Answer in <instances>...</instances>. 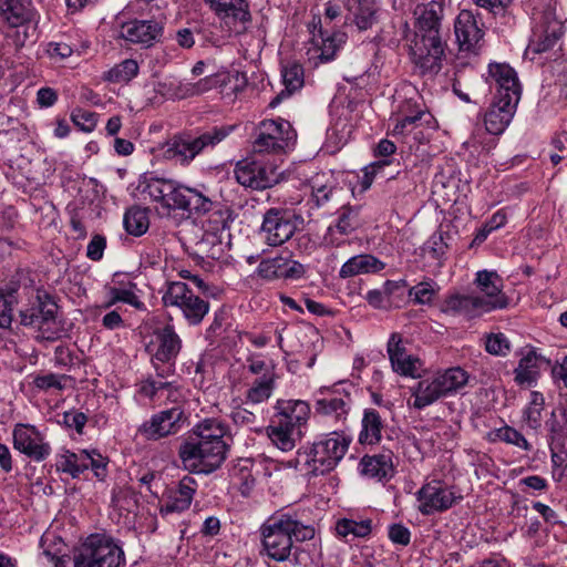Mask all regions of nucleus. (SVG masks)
Masks as SVG:
<instances>
[{
	"label": "nucleus",
	"instance_id": "1",
	"mask_svg": "<svg viewBox=\"0 0 567 567\" xmlns=\"http://www.w3.org/2000/svg\"><path fill=\"white\" fill-rule=\"evenodd\" d=\"M444 0L419 3L413 9V38L410 55L422 75L437 74L443 64L446 42L443 38Z\"/></svg>",
	"mask_w": 567,
	"mask_h": 567
},
{
	"label": "nucleus",
	"instance_id": "2",
	"mask_svg": "<svg viewBox=\"0 0 567 567\" xmlns=\"http://www.w3.org/2000/svg\"><path fill=\"white\" fill-rule=\"evenodd\" d=\"M262 546L269 558L285 561L289 558L293 539H312L315 528L298 520L289 513H276L260 528Z\"/></svg>",
	"mask_w": 567,
	"mask_h": 567
},
{
	"label": "nucleus",
	"instance_id": "3",
	"mask_svg": "<svg viewBox=\"0 0 567 567\" xmlns=\"http://www.w3.org/2000/svg\"><path fill=\"white\" fill-rule=\"evenodd\" d=\"M227 426L217 419H205L196 425L193 433L179 445L182 461L192 458L214 457L218 461L226 458L229 449Z\"/></svg>",
	"mask_w": 567,
	"mask_h": 567
},
{
	"label": "nucleus",
	"instance_id": "4",
	"mask_svg": "<svg viewBox=\"0 0 567 567\" xmlns=\"http://www.w3.org/2000/svg\"><path fill=\"white\" fill-rule=\"evenodd\" d=\"M59 306L44 290H37L20 310V323L38 332V338L47 341L60 339L64 329L58 317Z\"/></svg>",
	"mask_w": 567,
	"mask_h": 567
},
{
	"label": "nucleus",
	"instance_id": "5",
	"mask_svg": "<svg viewBox=\"0 0 567 567\" xmlns=\"http://www.w3.org/2000/svg\"><path fill=\"white\" fill-rule=\"evenodd\" d=\"M181 350L182 339L173 323L167 322L153 330L146 351L151 355L152 367L158 378H168L174 374Z\"/></svg>",
	"mask_w": 567,
	"mask_h": 567
},
{
	"label": "nucleus",
	"instance_id": "6",
	"mask_svg": "<svg viewBox=\"0 0 567 567\" xmlns=\"http://www.w3.org/2000/svg\"><path fill=\"white\" fill-rule=\"evenodd\" d=\"M231 131L233 126H215L199 135H175L166 143L165 156L181 165H188L206 147L220 143Z\"/></svg>",
	"mask_w": 567,
	"mask_h": 567
},
{
	"label": "nucleus",
	"instance_id": "7",
	"mask_svg": "<svg viewBox=\"0 0 567 567\" xmlns=\"http://www.w3.org/2000/svg\"><path fill=\"white\" fill-rule=\"evenodd\" d=\"M74 567H125L124 551L112 536L92 534L74 556Z\"/></svg>",
	"mask_w": 567,
	"mask_h": 567
},
{
	"label": "nucleus",
	"instance_id": "8",
	"mask_svg": "<svg viewBox=\"0 0 567 567\" xmlns=\"http://www.w3.org/2000/svg\"><path fill=\"white\" fill-rule=\"evenodd\" d=\"M165 307L181 309L186 321L192 326L199 324L209 311V302L194 293V291L181 281L167 284L162 297Z\"/></svg>",
	"mask_w": 567,
	"mask_h": 567
},
{
	"label": "nucleus",
	"instance_id": "9",
	"mask_svg": "<svg viewBox=\"0 0 567 567\" xmlns=\"http://www.w3.org/2000/svg\"><path fill=\"white\" fill-rule=\"evenodd\" d=\"M236 181L246 188L264 190L278 184L282 178V172L272 163L243 159L234 169Z\"/></svg>",
	"mask_w": 567,
	"mask_h": 567
},
{
	"label": "nucleus",
	"instance_id": "10",
	"mask_svg": "<svg viewBox=\"0 0 567 567\" xmlns=\"http://www.w3.org/2000/svg\"><path fill=\"white\" fill-rule=\"evenodd\" d=\"M290 124L284 120L262 121L252 144L256 154H278L285 151L292 140Z\"/></svg>",
	"mask_w": 567,
	"mask_h": 567
},
{
	"label": "nucleus",
	"instance_id": "11",
	"mask_svg": "<svg viewBox=\"0 0 567 567\" xmlns=\"http://www.w3.org/2000/svg\"><path fill=\"white\" fill-rule=\"evenodd\" d=\"M564 34V24L551 9L544 10L535 27L526 53L540 54L549 51Z\"/></svg>",
	"mask_w": 567,
	"mask_h": 567
},
{
	"label": "nucleus",
	"instance_id": "12",
	"mask_svg": "<svg viewBox=\"0 0 567 567\" xmlns=\"http://www.w3.org/2000/svg\"><path fill=\"white\" fill-rule=\"evenodd\" d=\"M313 50L321 62H330L347 41V33L333 28L323 27L320 16H313L308 24Z\"/></svg>",
	"mask_w": 567,
	"mask_h": 567
},
{
	"label": "nucleus",
	"instance_id": "13",
	"mask_svg": "<svg viewBox=\"0 0 567 567\" xmlns=\"http://www.w3.org/2000/svg\"><path fill=\"white\" fill-rule=\"evenodd\" d=\"M386 352L393 372L404 378H422L425 371L424 364L419 357L408 352L400 333L390 336Z\"/></svg>",
	"mask_w": 567,
	"mask_h": 567
},
{
	"label": "nucleus",
	"instance_id": "14",
	"mask_svg": "<svg viewBox=\"0 0 567 567\" xmlns=\"http://www.w3.org/2000/svg\"><path fill=\"white\" fill-rule=\"evenodd\" d=\"M485 82L494 92V99L519 102L520 84L516 71L506 63H491Z\"/></svg>",
	"mask_w": 567,
	"mask_h": 567
},
{
	"label": "nucleus",
	"instance_id": "15",
	"mask_svg": "<svg viewBox=\"0 0 567 567\" xmlns=\"http://www.w3.org/2000/svg\"><path fill=\"white\" fill-rule=\"evenodd\" d=\"M352 400L349 393L338 389L321 388L315 401V413L333 422L343 424L351 410Z\"/></svg>",
	"mask_w": 567,
	"mask_h": 567
},
{
	"label": "nucleus",
	"instance_id": "16",
	"mask_svg": "<svg viewBox=\"0 0 567 567\" xmlns=\"http://www.w3.org/2000/svg\"><path fill=\"white\" fill-rule=\"evenodd\" d=\"M454 33L460 51L477 54L483 45L484 29L471 10H461L454 21Z\"/></svg>",
	"mask_w": 567,
	"mask_h": 567
},
{
	"label": "nucleus",
	"instance_id": "17",
	"mask_svg": "<svg viewBox=\"0 0 567 567\" xmlns=\"http://www.w3.org/2000/svg\"><path fill=\"white\" fill-rule=\"evenodd\" d=\"M478 299L486 312L507 308L509 300L503 292V280L496 271L480 270L474 280Z\"/></svg>",
	"mask_w": 567,
	"mask_h": 567
},
{
	"label": "nucleus",
	"instance_id": "18",
	"mask_svg": "<svg viewBox=\"0 0 567 567\" xmlns=\"http://www.w3.org/2000/svg\"><path fill=\"white\" fill-rule=\"evenodd\" d=\"M296 231V224L287 210L270 208L264 215L261 234L269 246H280Z\"/></svg>",
	"mask_w": 567,
	"mask_h": 567
},
{
	"label": "nucleus",
	"instance_id": "19",
	"mask_svg": "<svg viewBox=\"0 0 567 567\" xmlns=\"http://www.w3.org/2000/svg\"><path fill=\"white\" fill-rule=\"evenodd\" d=\"M419 511L431 515L452 507L455 502L454 493L441 480H432L417 492Z\"/></svg>",
	"mask_w": 567,
	"mask_h": 567
},
{
	"label": "nucleus",
	"instance_id": "20",
	"mask_svg": "<svg viewBox=\"0 0 567 567\" xmlns=\"http://www.w3.org/2000/svg\"><path fill=\"white\" fill-rule=\"evenodd\" d=\"M14 447L24 455L35 460L47 458L51 446L35 426L17 424L13 430Z\"/></svg>",
	"mask_w": 567,
	"mask_h": 567
},
{
	"label": "nucleus",
	"instance_id": "21",
	"mask_svg": "<svg viewBox=\"0 0 567 567\" xmlns=\"http://www.w3.org/2000/svg\"><path fill=\"white\" fill-rule=\"evenodd\" d=\"M184 420V410L174 406L154 414L148 422L140 427V432L148 440H158L175 434L181 430Z\"/></svg>",
	"mask_w": 567,
	"mask_h": 567
},
{
	"label": "nucleus",
	"instance_id": "22",
	"mask_svg": "<svg viewBox=\"0 0 567 567\" xmlns=\"http://www.w3.org/2000/svg\"><path fill=\"white\" fill-rule=\"evenodd\" d=\"M163 24L156 20H132L121 27V37L144 48H150L158 42L163 35Z\"/></svg>",
	"mask_w": 567,
	"mask_h": 567
},
{
	"label": "nucleus",
	"instance_id": "23",
	"mask_svg": "<svg viewBox=\"0 0 567 567\" xmlns=\"http://www.w3.org/2000/svg\"><path fill=\"white\" fill-rule=\"evenodd\" d=\"M276 410L272 423L295 431H301L310 416V406L302 400H278Z\"/></svg>",
	"mask_w": 567,
	"mask_h": 567
},
{
	"label": "nucleus",
	"instance_id": "24",
	"mask_svg": "<svg viewBox=\"0 0 567 567\" xmlns=\"http://www.w3.org/2000/svg\"><path fill=\"white\" fill-rule=\"evenodd\" d=\"M518 102L493 99L484 116L486 131L493 135L502 134L512 122Z\"/></svg>",
	"mask_w": 567,
	"mask_h": 567
},
{
	"label": "nucleus",
	"instance_id": "25",
	"mask_svg": "<svg viewBox=\"0 0 567 567\" xmlns=\"http://www.w3.org/2000/svg\"><path fill=\"white\" fill-rule=\"evenodd\" d=\"M258 275L267 280L279 278H299L303 274L302 265L287 257L277 256L264 259L257 268Z\"/></svg>",
	"mask_w": 567,
	"mask_h": 567
},
{
	"label": "nucleus",
	"instance_id": "26",
	"mask_svg": "<svg viewBox=\"0 0 567 567\" xmlns=\"http://www.w3.org/2000/svg\"><path fill=\"white\" fill-rule=\"evenodd\" d=\"M310 200L317 208L327 207L330 203L338 204L344 190L326 174H317L309 181Z\"/></svg>",
	"mask_w": 567,
	"mask_h": 567
},
{
	"label": "nucleus",
	"instance_id": "27",
	"mask_svg": "<svg viewBox=\"0 0 567 567\" xmlns=\"http://www.w3.org/2000/svg\"><path fill=\"white\" fill-rule=\"evenodd\" d=\"M442 311L453 316H464L473 319L487 313L482 306V300L478 295L470 293H452L447 296L442 305Z\"/></svg>",
	"mask_w": 567,
	"mask_h": 567
},
{
	"label": "nucleus",
	"instance_id": "28",
	"mask_svg": "<svg viewBox=\"0 0 567 567\" xmlns=\"http://www.w3.org/2000/svg\"><path fill=\"white\" fill-rule=\"evenodd\" d=\"M351 443V440L338 432H332L312 445V461H341Z\"/></svg>",
	"mask_w": 567,
	"mask_h": 567
},
{
	"label": "nucleus",
	"instance_id": "29",
	"mask_svg": "<svg viewBox=\"0 0 567 567\" xmlns=\"http://www.w3.org/2000/svg\"><path fill=\"white\" fill-rule=\"evenodd\" d=\"M359 210V207L342 206L336 223L328 227L324 241L331 246H339L341 241L336 237V233L347 236L358 229L361 225Z\"/></svg>",
	"mask_w": 567,
	"mask_h": 567
},
{
	"label": "nucleus",
	"instance_id": "30",
	"mask_svg": "<svg viewBox=\"0 0 567 567\" xmlns=\"http://www.w3.org/2000/svg\"><path fill=\"white\" fill-rule=\"evenodd\" d=\"M215 12L225 20L226 24H231L230 28L236 33L245 31L246 24L250 20L248 4L245 0H221Z\"/></svg>",
	"mask_w": 567,
	"mask_h": 567
},
{
	"label": "nucleus",
	"instance_id": "31",
	"mask_svg": "<svg viewBox=\"0 0 567 567\" xmlns=\"http://www.w3.org/2000/svg\"><path fill=\"white\" fill-rule=\"evenodd\" d=\"M385 264L370 254H360L349 258L340 268L339 277L351 278L364 274H375L383 270Z\"/></svg>",
	"mask_w": 567,
	"mask_h": 567
},
{
	"label": "nucleus",
	"instance_id": "32",
	"mask_svg": "<svg viewBox=\"0 0 567 567\" xmlns=\"http://www.w3.org/2000/svg\"><path fill=\"white\" fill-rule=\"evenodd\" d=\"M205 216L206 218L203 220V227L206 235L213 237V244L219 241L217 235L228 229L234 219L231 208L220 202H216Z\"/></svg>",
	"mask_w": 567,
	"mask_h": 567
},
{
	"label": "nucleus",
	"instance_id": "33",
	"mask_svg": "<svg viewBox=\"0 0 567 567\" xmlns=\"http://www.w3.org/2000/svg\"><path fill=\"white\" fill-rule=\"evenodd\" d=\"M412 395L414 398L413 406L419 410H422L437 401L440 398L445 396L436 375L433 379L419 381L416 385L412 388Z\"/></svg>",
	"mask_w": 567,
	"mask_h": 567
},
{
	"label": "nucleus",
	"instance_id": "34",
	"mask_svg": "<svg viewBox=\"0 0 567 567\" xmlns=\"http://www.w3.org/2000/svg\"><path fill=\"white\" fill-rule=\"evenodd\" d=\"M349 11L353 16V23L360 31L371 29L378 22L379 7L375 0H353L349 6Z\"/></svg>",
	"mask_w": 567,
	"mask_h": 567
},
{
	"label": "nucleus",
	"instance_id": "35",
	"mask_svg": "<svg viewBox=\"0 0 567 567\" xmlns=\"http://www.w3.org/2000/svg\"><path fill=\"white\" fill-rule=\"evenodd\" d=\"M281 74L285 90L271 100L269 103L270 107H276L285 97L291 95L303 85V69L300 64L291 63L284 66Z\"/></svg>",
	"mask_w": 567,
	"mask_h": 567
},
{
	"label": "nucleus",
	"instance_id": "36",
	"mask_svg": "<svg viewBox=\"0 0 567 567\" xmlns=\"http://www.w3.org/2000/svg\"><path fill=\"white\" fill-rule=\"evenodd\" d=\"M29 0H0V18L10 28L22 25L29 20Z\"/></svg>",
	"mask_w": 567,
	"mask_h": 567
},
{
	"label": "nucleus",
	"instance_id": "37",
	"mask_svg": "<svg viewBox=\"0 0 567 567\" xmlns=\"http://www.w3.org/2000/svg\"><path fill=\"white\" fill-rule=\"evenodd\" d=\"M383 423L378 411L365 410L362 419V430L359 442L362 445H373L380 442Z\"/></svg>",
	"mask_w": 567,
	"mask_h": 567
},
{
	"label": "nucleus",
	"instance_id": "38",
	"mask_svg": "<svg viewBox=\"0 0 567 567\" xmlns=\"http://www.w3.org/2000/svg\"><path fill=\"white\" fill-rule=\"evenodd\" d=\"M275 372H266L262 377L256 379L246 393V401L252 404H259L267 401L275 389Z\"/></svg>",
	"mask_w": 567,
	"mask_h": 567
},
{
	"label": "nucleus",
	"instance_id": "39",
	"mask_svg": "<svg viewBox=\"0 0 567 567\" xmlns=\"http://www.w3.org/2000/svg\"><path fill=\"white\" fill-rule=\"evenodd\" d=\"M138 63L134 59H125L103 74V80L110 83H128L138 74Z\"/></svg>",
	"mask_w": 567,
	"mask_h": 567
},
{
	"label": "nucleus",
	"instance_id": "40",
	"mask_svg": "<svg viewBox=\"0 0 567 567\" xmlns=\"http://www.w3.org/2000/svg\"><path fill=\"white\" fill-rule=\"evenodd\" d=\"M545 406V398L540 392L533 391L528 405L523 411V422L526 426L534 431L542 427V412Z\"/></svg>",
	"mask_w": 567,
	"mask_h": 567
},
{
	"label": "nucleus",
	"instance_id": "41",
	"mask_svg": "<svg viewBox=\"0 0 567 567\" xmlns=\"http://www.w3.org/2000/svg\"><path fill=\"white\" fill-rule=\"evenodd\" d=\"M514 373L515 381L518 384H533L536 381L539 373L536 353L529 351L526 355H524L519 360L517 368L514 370Z\"/></svg>",
	"mask_w": 567,
	"mask_h": 567
},
{
	"label": "nucleus",
	"instance_id": "42",
	"mask_svg": "<svg viewBox=\"0 0 567 567\" xmlns=\"http://www.w3.org/2000/svg\"><path fill=\"white\" fill-rule=\"evenodd\" d=\"M444 395L456 392L468 381V374L460 367L450 368L442 373L436 374Z\"/></svg>",
	"mask_w": 567,
	"mask_h": 567
},
{
	"label": "nucleus",
	"instance_id": "43",
	"mask_svg": "<svg viewBox=\"0 0 567 567\" xmlns=\"http://www.w3.org/2000/svg\"><path fill=\"white\" fill-rule=\"evenodd\" d=\"M125 230L133 236H142L148 229V217L145 209L132 207L126 210L123 218Z\"/></svg>",
	"mask_w": 567,
	"mask_h": 567
},
{
	"label": "nucleus",
	"instance_id": "44",
	"mask_svg": "<svg viewBox=\"0 0 567 567\" xmlns=\"http://www.w3.org/2000/svg\"><path fill=\"white\" fill-rule=\"evenodd\" d=\"M195 492V487H178L176 494L159 508V513L162 516L172 514V513H182L186 511L192 503L193 495Z\"/></svg>",
	"mask_w": 567,
	"mask_h": 567
},
{
	"label": "nucleus",
	"instance_id": "45",
	"mask_svg": "<svg viewBox=\"0 0 567 567\" xmlns=\"http://www.w3.org/2000/svg\"><path fill=\"white\" fill-rule=\"evenodd\" d=\"M359 473L377 482H386L394 476L395 467L393 463H360Z\"/></svg>",
	"mask_w": 567,
	"mask_h": 567
},
{
	"label": "nucleus",
	"instance_id": "46",
	"mask_svg": "<svg viewBox=\"0 0 567 567\" xmlns=\"http://www.w3.org/2000/svg\"><path fill=\"white\" fill-rule=\"evenodd\" d=\"M272 443L281 451H290L295 447V436H300L301 431H295L272 423L268 433Z\"/></svg>",
	"mask_w": 567,
	"mask_h": 567
},
{
	"label": "nucleus",
	"instance_id": "47",
	"mask_svg": "<svg viewBox=\"0 0 567 567\" xmlns=\"http://www.w3.org/2000/svg\"><path fill=\"white\" fill-rule=\"evenodd\" d=\"M336 532L341 537H365L371 533V520H353L348 518H342L337 522Z\"/></svg>",
	"mask_w": 567,
	"mask_h": 567
},
{
	"label": "nucleus",
	"instance_id": "48",
	"mask_svg": "<svg viewBox=\"0 0 567 567\" xmlns=\"http://www.w3.org/2000/svg\"><path fill=\"white\" fill-rule=\"evenodd\" d=\"M41 546L43 548V555L53 563L55 567H60V565L64 563L65 544L61 538L54 537L53 535H43Z\"/></svg>",
	"mask_w": 567,
	"mask_h": 567
},
{
	"label": "nucleus",
	"instance_id": "49",
	"mask_svg": "<svg viewBox=\"0 0 567 567\" xmlns=\"http://www.w3.org/2000/svg\"><path fill=\"white\" fill-rule=\"evenodd\" d=\"M112 505L120 512L135 513L138 508V495L128 487H121L113 492Z\"/></svg>",
	"mask_w": 567,
	"mask_h": 567
},
{
	"label": "nucleus",
	"instance_id": "50",
	"mask_svg": "<svg viewBox=\"0 0 567 567\" xmlns=\"http://www.w3.org/2000/svg\"><path fill=\"white\" fill-rule=\"evenodd\" d=\"M439 291V286L434 280L427 279L409 289V297L416 305H429L433 301Z\"/></svg>",
	"mask_w": 567,
	"mask_h": 567
},
{
	"label": "nucleus",
	"instance_id": "51",
	"mask_svg": "<svg viewBox=\"0 0 567 567\" xmlns=\"http://www.w3.org/2000/svg\"><path fill=\"white\" fill-rule=\"evenodd\" d=\"M216 204L210 197L197 188H190L186 212L198 216H204Z\"/></svg>",
	"mask_w": 567,
	"mask_h": 567
},
{
	"label": "nucleus",
	"instance_id": "52",
	"mask_svg": "<svg viewBox=\"0 0 567 567\" xmlns=\"http://www.w3.org/2000/svg\"><path fill=\"white\" fill-rule=\"evenodd\" d=\"M109 296V301L102 306L104 309L111 308L118 301L127 303L136 309H141L144 306L135 292L127 288L110 287Z\"/></svg>",
	"mask_w": 567,
	"mask_h": 567
},
{
	"label": "nucleus",
	"instance_id": "53",
	"mask_svg": "<svg viewBox=\"0 0 567 567\" xmlns=\"http://www.w3.org/2000/svg\"><path fill=\"white\" fill-rule=\"evenodd\" d=\"M165 378H159V380H155L152 377H148L141 384V393L150 399H154L157 393L162 390H168V399H175L176 388H174L173 382L164 381Z\"/></svg>",
	"mask_w": 567,
	"mask_h": 567
},
{
	"label": "nucleus",
	"instance_id": "54",
	"mask_svg": "<svg viewBox=\"0 0 567 567\" xmlns=\"http://www.w3.org/2000/svg\"><path fill=\"white\" fill-rule=\"evenodd\" d=\"M68 379L69 377L64 374L47 373L37 375L33 379V384L37 389L45 392L50 390L61 391L64 389L63 382Z\"/></svg>",
	"mask_w": 567,
	"mask_h": 567
},
{
	"label": "nucleus",
	"instance_id": "55",
	"mask_svg": "<svg viewBox=\"0 0 567 567\" xmlns=\"http://www.w3.org/2000/svg\"><path fill=\"white\" fill-rule=\"evenodd\" d=\"M485 350L493 355H506L509 350V341L503 333H492L485 342Z\"/></svg>",
	"mask_w": 567,
	"mask_h": 567
},
{
	"label": "nucleus",
	"instance_id": "56",
	"mask_svg": "<svg viewBox=\"0 0 567 567\" xmlns=\"http://www.w3.org/2000/svg\"><path fill=\"white\" fill-rule=\"evenodd\" d=\"M96 117V113L82 109H76L71 114L74 125L84 132H92L95 128L97 122Z\"/></svg>",
	"mask_w": 567,
	"mask_h": 567
},
{
	"label": "nucleus",
	"instance_id": "57",
	"mask_svg": "<svg viewBox=\"0 0 567 567\" xmlns=\"http://www.w3.org/2000/svg\"><path fill=\"white\" fill-rule=\"evenodd\" d=\"M496 437L503 442L516 445L524 450L529 449V444L527 440L524 437L522 433L511 426H503L496 431Z\"/></svg>",
	"mask_w": 567,
	"mask_h": 567
},
{
	"label": "nucleus",
	"instance_id": "58",
	"mask_svg": "<svg viewBox=\"0 0 567 567\" xmlns=\"http://www.w3.org/2000/svg\"><path fill=\"white\" fill-rule=\"evenodd\" d=\"M86 422L87 416L80 411H68L62 415V423L70 429H74L79 434L82 433Z\"/></svg>",
	"mask_w": 567,
	"mask_h": 567
},
{
	"label": "nucleus",
	"instance_id": "59",
	"mask_svg": "<svg viewBox=\"0 0 567 567\" xmlns=\"http://www.w3.org/2000/svg\"><path fill=\"white\" fill-rule=\"evenodd\" d=\"M225 84V80L221 79L219 74H212L200 79L195 82V93L196 95L204 94L213 89L223 86Z\"/></svg>",
	"mask_w": 567,
	"mask_h": 567
},
{
	"label": "nucleus",
	"instance_id": "60",
	"mask_svg": "<svg viewBox=\"0 0 567 567\" xmlns=\"http://www.w3.org/2000/svg\"><path fill=\"white\" fill-rule=\"evenodd\" d=\"M389 164V159H380L367 166L363 171V176L361 178L362 189H368L372 185L373 179L379 173V171L382 169L384 166H388Z\"/></svg>",
	"mask_w": 567,
	"mask_h": 567
},
{
	"label": "nucleus",
	"instance_id": "61",
	"mask_svg": "<svg viewBox=\"0 0 567 567\" xmlns=\"http://www.w3.org/2000/svg\"><path fill=\"white\" fill-rule=\"evenodd\" d=\"M106 247V239L102 235H95L91 239L86 248V256L89 259L97 261L102 259L104 249Z\"/></svg>",
	"mask_w": 567,
	"mask_h": 567
},
{
	"label": "nucleus",
	"instance_id": "62",
	"mask_svg": "<svg viewBox=\"0 0 567 567\" xmlns=\"http://www.w3.org/2000/svg\"><path fill=\"white\" fill-rule=\"evenodd\" d=\"M190 187L177 184L175 185L173 199L169 204L168 209H182L185 210L187 206L188 195Z\"/></svg>",
	"mask_w": 567,
	"mask_h": 567
},
{
	"label": "nucleus",
	"instance_id": "63",
	"mask_svg": "<svg viewBox=\"0 0 567 567\" xmlns=\"http://www.w3.org/2000/svg\"><path fill=\"white\" fill-rule=\"evenodd\" d=\"M167 179L152 178L147 182L143 193L148 195L154 202L161 203Z\"/></svg>",
	"mask_w": 567,
	"mask_h": 567
},
{
	"label": "nucleus",
	"instance_id": "64",
	"mask_svg": "<svg viewBox=\"0 0 567 567\" xmlns=\"http://www.w3.org/2000/svg\"><path fill=\"white\" fill-rule=\"evenodd\" d=\"M551 375L555 383L567 389V355L560 362H556L553 365Z\"/></svg>",
	"mask_w": 567,
	"mask_h": 567
}]
</instances>
